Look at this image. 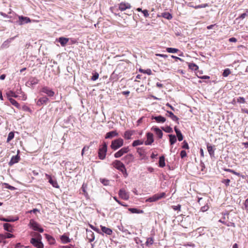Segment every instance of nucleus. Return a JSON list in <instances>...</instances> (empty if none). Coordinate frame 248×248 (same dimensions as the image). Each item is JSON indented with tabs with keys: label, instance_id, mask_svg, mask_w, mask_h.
Returning <instances> with one entry per match:
<instances>
[{
	"label": "nucleus",
	"instance_id": "f257e3e1",
	"mask_svg": "<svg viewBox=\"0 0 248 248\" xmlns=\"http://www.w3.org/2000/svg\"><path fill=\"white\" fill-rule=\"evenodd\" d=\"M112 165H113V167L122 172L125 178L127 177L128 173H127L124 164L121 161L116 160L112 162Z\"/></svg>",
	"mask_w": 248,
	"mask_h": 248
},
{
	"label": "nucleus",
	"instance_id": "f03ea898",
	"mask_svg": "<svg viewBox=\"0 0 248 248\" xmlns=\"http://www.w3.org/2000/svg\"><path fill=\"white\" fill-rule=\"evenodd\" d=\"M107 149V144L105 142H104L102 145L100 146L98 149V156L100 159L103 160L106 158Z\"/></svg>",
	"mask_w": 248,
	"mask_h": 248
},
{
	"label": "nucleus",
	"instance_id": "7ed1b4c3",
	"mask_svg": "<svg viewBox=\"0 0 248 248\" xmlns=\"http://www.w3.org/2000/svg\"><path fill=\"white\" fill-rule=\"evenodd\" d=\"M124 145V140L122 138H118L111 141V148L113 150H116Z\"/></svg>",
	"mask_w": 248,
	"mask_h": 248
},
{
	"label": "nucleus",
	"instance_id": "20e7f679",
	"mask_svg": "<svg viewBox=\"0 0 248 248\" xmlns=\"http://www.w3.org/2000/svg\"><path fill=\"white\" fill-rule=\"evenodd\" d=\"M165 196L166 193L165 192L157 193L146 199V202H155L161 199L162 198H165Z\"/></svg>",
	"mask_w": 248,
	"mask_h": 248
},
{
	"label": "nucleus",
	"instance_id": "39448f33",
	"mask_svg": "<svg viewBox=\"0 0 248 248\" xmlns=\"http://www.w3.org/2000/svg\"><path fill=\"white\" fill-rule=\"evenodd\" d=\"M29 225L34 231H38L40 232H44V229L33 219L30 220Z\"/></svg>",
	"mask_w": 248,
	"mask_h": 248
},
{
	"label": "nucleus",
	"instance_id": "423d86ee",
	"mask_svg": "<svg viewBox=\"0 0 248 248\" xmlns=\"http://www.w3.org/2000/svg\"><path fill=\"white\" fill-rule=\"evenodd\" d=\"M30 243L37 248H44V244L41 241V239L32 238Z\"/></svg>",
	"mask_w": 248,
	"mask_h": 248
},
{
	"label": "nucleus",
	"instance_id": "0eeeda50",
	"mask_svg": "<svg viewBox=\"0 0 248 248\" xmlns=\"http://www.w3.org/2000/svg\"><path fill=\"white\" fill-rule=\"evenodd\" d=\"M129 151V148L128 146L124 147L114 154L115 158H119L123 156L124 154L127 153Z\"/></svg>",
	"mask_w": 248,
	"mask_h": 248
},
{
	"label": "nucleus",
	"instance_id": "6e6552de",
	"mask_svg": "<svg viewBox=\"0 0 248 248\" xmlns=\"http://www.w3.org/2000/svg\"><path fill=\"white\" fill-rule=\"evenodd\" d=\"M118 194L119 197L123 200H128L129 198V193L124 189H120Z\"/></svg>",
	"mask_w": 248,
	"mask_h": 248
},
{
	"label": "nucleus",
	"instance_id": "1a4fd4ad",
	"mask_svg": "<svg viewBox=\"0 0 248 248\" xmlns=\"http://www.w3.org/2000/svg\"><path fill=\"white\" fill-rule=\"evenodd\" d=\"M131 8L130 3L126 2H121L118 4V8L121 11H124L126 9H129Z\"/></svg>",
	"mask_w": 248,
	"mask_h": 248
},
{
	"label": "nucleus",
	"instance_id": "9d476101",
	"mask_svg": "<svg viewBox=\"0 0 248 248\" xmlns=\"http://www.w3.org/2000/svg\"><path fill=\"white\" fill-rule=\"evenodd\" d=\"M146 136L147 138V140L144 142L145 145H151L154 141L153 134L152 133L148 132L146 133Z\"/></svg>",
	"mask_w": 248,
	"mask_h": 248
},
{
	"label": "nucleus",
	"instance_id": "9b49d317",
	"mask_svg": "<svg viewBox=\"0 0 248 248\" xmlns=\"http://www.w3.org/2000/svg\"><path fill=\"white\" fill-rule=\"evenodd\" d=\"M134 155L131 154H129L125 155L122 159L126 164L132 162L134 161Z\"/></svg>",
	"mask_w": 248,
	"mask_h": 248
},
{
	"label": "nucleus",
	"instance_id": "f8f14e48",
	"mask_svg": "<svg viewBox=\"0 0 248 248\" xmlns=\"http://www.w3.org/2000/svg\"><path fill=\"white\" fill-rule=\"evenodd\" d=\"M41 92L46 94L49 97L53 96L55 94L51 89L46 86L43 87L41 89Z\"/></svg>",
	"mask_w": 248,
	"mask_h": 248
},
{
	"label": "nucleus",
	"instance_id": "ddd939ff",
	"mask_svg": "<svg viewBox=\"0 0 248 248\" xmlns=\"http://www.w3.org/2000/svg\"><path fill=\"white\" fill-rule=\"evenodd\" d=\"M151 130L155 132V135L157 136V137L159 139L162 138L163 133L162 131L158 127L153 126L151 128Z\"/></svg>",
	"mask_w": 248,
	"mask_h": 248
},
{
	"label": "nucleus",
	"instance_id": "4468645a",
	"mask_svg": "<svg viewBox=\"0 0 248 248\" xmlns=\"http://www.w3.org/2000/svg\"><path fill=\"white\" fill-rule=\"evenodd\" d=\"M152 119L155 120L158 123H164L166 120V118L161 115L152 116Z\"/></svg>",
	"mask_w": 248,
	"mask_h": 248
},
{
	"label": "nucleus",
	"instance_id": "2eb2a0df",
	"mask_svg": "<svg viewBox=\"0 0 248 248\" xmlns=\"http://www.w3.org/2000/svg\"><path fill=\"white\" fill-rule=\"evenodd\" d=\"M166 115L170 117L172 121L176 122L177 124H179V118L175 116L171 111H167Z\"/></svg>",
	"mask_w": 248,
	"mask_h": 248
},
{
	"label": "nucleus",
	"instance_id": "dca6fc26",
	"mask_svg": "<svg viewBox=\"0 0 248 248\" xmlns=\"http://www.w3.org/2000/svg\"><path fill=\"white\" fill-rule=\"evenodd\" d=\"M87 232V237L89 240V242H92L94 241L95 236L94 233L91 230H86Z\"/></svg>",
	"mask_w": 248,
	"mask_h": 248
},
{
	"label": "nucleus",
	"instance_id": "f3484780",
	"mask_svg": "<svg viewBox=\"0 0 248 248\" xmlns=\"http://www.w3.org/2000/svg\"><path fill=\"white\" fill-rule=\"evenodd\" d=\"M100 227L101 229V231L102 232V233L103 234V233H105L106 234L109 235L112 234V231L111 229L106 227L102 226V225L100 226Z\"/></svg>",
	"mask_w": 248,
	"mask_h": 248
},
{
	"label": "nucleus",
	"instance_id": "a211bd4d",
	"mask_svg": "<svg viewBox=\"0 0 248 248\" xmlns=\"http://www.w3.org/2000/svg\"><path fill=\"white\" fill-rule=\"evenodd\" d=\"M19 18V24L20 25H22L25 23H28L31 22V19L28 17H25L23 16H19L18 17Z\"/></svg>",
	"mask_w": 248,
	"mask_h": 248
},
{
	"label": "nucleus",
	"instance_id": "6ab92c4d",
	"mask_svg": "<svg viewBox=\"0 0 248 248\" xmlns=\"http://www.w3.org/2000/svg\"><path fill=\"white\" fill-rule=\"evenodd\" d=\"M118 133L117 132L115 131H112L109 132H108L106 136H105V139H112V138L114 137L118 136Z\"/></svg>",
	"mask_w": 248,
	"mask_h": 248
},
{
	"label": "nucleus",
	"instance_id": "aec40b11",
	"mask_svg": "<svg viewBox=\"0 0 248 248\" xmlns=\"http://www.w3.org/2000/svg\"><path fill=\"white\" fill-rule=\"evenodd\" d=\"M20 159V156L17 155L15 156H13L9 163L10 166H12L13 164L17 163Z\"/></svg>",
	"mask_w": 248,
	"mask_h": 248
},
{
	"label": "nucleus",
	"instance_id": "412c9836",
	"mask_svg": "<svg viewBox=\"0 0 248 248\" xmlns=\"http://www.w3.org/2000/svg\"><path fill=\"white\" fill-rule=\"evenodd\" d=\"M45 238L50 245H54L55 243V239L53 236L48 234H45Z\"/></svg>",
	"mask_w": 248,
	"mask_h": 248
},
{
	"label": "nucleus",
	"instance_id": "4be33fe9",
	"mask_svg": "<svg viewBox=\"0 0 248 248\" xmlns=\"http://www.w3.org/2000/svg\"><path fill=\"white\" fill-rule=\"evenodd\" d=\"M48 101V98L46 96L40 98L37 102V105L41 106L44 104H46Z\"/></svg>",
	"mask_w": 248,
	"mask_h": 248
},
{
	"label": "nucleus",
	"instance_id": "5701e85b",
	"mask_svg": "<svg viewBox=\"0 0 248 248\" xmlns=\"http://www.w3.org/2000/svg\"><path fill=\"white\" fill-rule=\"evenodd\" d=\"M174 130L176 132L178 140L180 141L183 140V135L182 134L181 131L178 129L177 126L174 127Z\"/></svg>",
	"mask_w": 248,
	"mask_h": 248
},
{
	"label": "nucleus",
	"instance_id": "b1692460",
	"mask_svg": "<svg viewBox=\"0 0 248 248\" xmlns=\"http://www.w3.org/2000/svg\"><path fill=\"white\" fill-rule=\"evenodd\" d=\"M61 240L63 244H67L70 242V239L65 234L61 236Z\"/></svg>",
	"mask_w": 248,
	"mask_h": 248
},
{
	"label": "nucleus",
	"instance_id": "393cba45",
	"mask_svg": "<svg viewBox=\"0 0 248 248\" xmlns=\"http://www.w3.org/2000/svg\"><path fill=\"white\" fill-rule=\"evenodd\" d=\"M69 41V38H64L63 37H60L59 39V42L62 46H65Z\"/></svg>",
	"mask_w": 248,
	"mask_h": 248
},
{
	"label": "nucleus",
	"instance_id": "a878e982",
	"mask_svg": "<svg viewBox=\"0 0 248 248\" xmlns=\"http://www.w3.org/2000/svg\"><path fill=\"white\" fill-rule=\"evenodd\" d=\"M154 238L153 237H148L146 239V241L145 242V245L147 247H150L152 246L154 243Z\"/></svg>",
	"mask_w": 248,
	"mask_h": 248
},
{
	"label": "nucleus",
	"instance_id": "bb28decb",
	"mask_svg": "<svg viewBox=\"0 0 248 248\" xmlns=\"http://www.w3.org/2000/svg\"><path fill=\"white\" fill-rule=\"evenodd\" d=\"M3 228L4 229L8 232H13V228L10 224L6 223L3 224Z\"/></svg>",
	"mask_w": 248,
	"mask_h": 248
},
{
	"label": "nucleus",
	"instance_id": "cd10ccee",
	"mask_svg": "<svg viewBox=\"0 0 248 248\" xmlns=\"http://www.w3.org/2000/svg\"><path fill=\"white\" fill-rule=\"evenodd\" d=\"M237 102L240 104H244L246 103L245 99L243 97H238L233 98V103Z\"/></svg>",
	"mask_w": 248,
	"mask_h": 248
},
{
	"label": "nucleus",
	"instance_id": "c85d7f7f",
	"mask_svg": "<svg viewBox=\"0 0 248 248\" xmlns=\"http://www.w3.org/2000/svg\"><path fill=\"white\" fill-rule=\"evenodd\" d=\"M134 132L133 131L127 130L124 133V138L125 139L129 140L131 139L132 135L133 134Z\"/></svg>",
	"mask_w": 248,
	"mask_h": 248
},
{
	"label": "nucleus",
	"instance_id": "c756f323",
	"mask_svg": "<svg viewBox=\"0 0 248 248\" xmlns=\"http://www.w3.org/2000/svg\"><path fill=\"white\" fill-rule=\"evenodd\" d=\"M128 210L132 213H136V214H142L143 213V211L141 210H139L137 208H130L128 209Z\"/></svg>",
	"mask_w": 248,
	"mask_h": 248
},
{
	"label": "nucleus",
	"instance_id": "7c9ffc66",
	"mask_svg": "<svg viewBox=\"0 0 248 248\" xmlns=\"http://www.w3.org/2000/svg\"><path fill=\"white\" fill-rule=\"evenodd\" d=\"M159 166L161 168H163L165 166V157L164 156H161L159 157Z\"/></svg>",
	"mask_w": 248,
	"mask_h": 248
},
{
	"label": "nucleus",
	"instance_id": "2f4dec72",
	"mask_svg": "<svg viewBox=\"0 0 248 248\" xmlns=\"http://www.w3.org/2000/svg\"><path fill=\"white\" fill-rule=\"evenodd\" d=\"M207 149L208 150V152L209 154H210V156H213L214 155V150L213 149V146L210 145L209 143H208L207 145Z\"/></svg>",
	"mask_w": 248,
	"mask_h": 248
},
{
	"label": "nucleus",
	"instance_id": "473e14b6",
	"mask_svg": "<svg viewBox=\"0 0 248 248\" xmlns=\"http://www.w3.org/2000/svg\"><path fill=\"white\" fill-rule=\"evenodd\" d=\"M9 100L10 102V103L16 108H20L19 104L14 99H13L12 98H9Z\"/></svg>",
	"mask_w": 248,
	"mask_h": 248
},
{
	"label": "nucleus",
	"instance_id": "72a5a7b5",
	"mask_svg": "<svg viewBox=\"0 0 248 248\" xmlns=\"http://www.w3.org/2000/svg\"><path fill=\"white\" fill-rule=\"evenodd\" d=\"M170 138V142L171 145L174 144L177 140L176 136L173 135H169Z\"/></svg>",
	"mask_w": 248,
	"mask_h": 248
},
{
	"label": "nucleus",
	"instance_id": "f704fd0d",
	"mask_svg": "<svg viewBox=\"0 0 248 248\" xmlns=\"http://www.w3.org/2000/svg\"><path fill=\"white\" fill-rule=\"evenodd\" d=\"M188 67L190 69L194 71H197L199 69L198 66L194 63H189Z\"/></svg>",
	"mask_w": 248,
	"mask_h": 248
},
{
	"label": "nucleus",
	"instance_id": "c9c22d12",
	"mask_svg": "<svg viewBox=\"0 0 248 248\" xmlns=\"http://www.w3.org/2000/svg\"><path fill=\"white\" fill-rule=\"evenodd\" d=\"M143 142H144V141L142 140H135L133 142L132 145L133 147H136L137 146L143 144Z\"/></svg>",
	"mask_w": 248,
	"mask_h": 248
},
{
	"label": "nucleus",
	"instance_id": "e433bc0d",
	"mask_svg": "<svg viewBox=\"0 0 248 248\" xmlns=\"http://www.w3.org/2000/svg\"><path fill=\"white\" fill-rule=\"evenodd\" d=\"M48 182L54 187L59 188V186L56 180L51 179Z\"/></svg>",
	"mask_w": 248,
	"mask_h": 248
},
{
	"label": "nucleus",
	"instance_id": "4c0bfd02",
	"mask_svg": "<svg viewBox=\"0 0 248 248\" xmlns=\"http://www.w3.org/2000/svg\"><path fill=\"white\" fill-rule=\"evenodd\" d=\"M166 51L168 53H175L179 51V50L175 48L167 47Z\"/></svg>",
	"mask_w": 248,
	"mask_h": 248
},
{
	"label": "nucleus",
	"instance_id": "58836bf2",
	"mask_svg": "<svg viewBox=\"0 0 248 248\" xmlns=\"http://www.w3.org/2000/svg\"><path fill=\"white\" fill-rule=\"evenodd\" d=\"M139 71L144 74H147L148 75H151L152 74V71L150 69H147L146 70L140 69Z\"/></svg>",
	"mask_w": 248,
	"mask_h": 248
},
{
	"label": "nucleus",
	"instance_id": "ea45409f",
	"mask_svg": "<svg viewBox=\"0 0 248 248\" xmlns=\"http://www.w3.org/2000/svg\"><path fill=\"white\" fill-rule=\"evenodd\" d=\"M0 219L2 221L5 222H14L15 221L17 220L18 219V217H16L15 218H0Z\"/></svg>",
	"mask_w": 248,
	"mask_h": 248
},
{
	"label": "nucleus",
	"instance_id": "a19ab883",
	"mask_svg": "<svg viewBox=\"0 0 248 248\" xmlns=\"http://www.w3.org/2000/svg\"><path fill=\"white\" fill-rule=\"evenodd\" d=\"M137 152L139 154L140 156L144 157V152L142 148H138L137 149Z\"/></svg>",
	"mask_w": 248,
	"mask_h": 248
},
{
	"label": "nucleus",
	"instance_id": "79ce46f5",
	"mask_svg": "<svg viewBox=\"0 0 248 248\" xmlns=\"http://www.w3.org/2000/svg\"><path fill=\"white\" fill-rule=\"evenodd\" d=\"M162 16L166 19H170L172 18V16L170 14L169 12H165L162 13Z\"/></svg>",
	"mask_w": 248,
	"mask_h": 248
},
{
	"label": "nucleus",
	"instance_id": "37998d69",
	"mask_svg": "<svg viewBox=\"0 0 248 248\" xmlns=\"http://www.w3.org/2000/svg\"><path fill=\"white\" fill-rule=\"evenodd\" d=\"M89 226L90 227L93 229V231H94L95 232H97L99 234H103V233H102L101 232H100V231L99 230V229L98 228H97L96 227L93 226V225L92 224H89Z\"/></svg>",
	"mask_w": 248,
	"mask_h": 248
},
{
	"label": "nucleus",
	"instance_id": "c03bdc74",
	"mask_svg": "<svg viewBox=\"0 0 248 248\" xmlns=\"http://www.w3.org/2000/svg\"><path fill=\"white\" fill-rule=\"evenodd\" d=\"M7 96L9 97H17V95L16 94V93L12 91H9V92L6 93Z\"/></svg>",
	"mask_w": 248,
	"mask_h": 248
},
{
	"label": "nucleus",
	"instance_id": "a18cd8bd",
	"mask_svg": "<svg viewBox=\"0 0 248 248\" xmlns=\"http://www.w3.org/2000/svg\"><path fill=\"white\" fill-rule=\"evenodd\" d=\"M14 137V133L13 132H10L8 136V138L7 139V141L9 142L11 141Z\"/></svg>",
	"mask_w": 248,
	"mask_h": 248
},
{
	"label": "nucleus",
	"instance_id": "49530a36",
	"mask_svg": "<svg viewBox=\"0 0 248 248\" xmlns=\"http://www.w3.org/2000/svg\"><path fill=\"white\" fill-rule=\"evenodd\" d=\"M231 73V71L229 69L224 70L223 73V76L225 77H227Z\"/></svg>",
	"mask_w": 248,
	"mask_h": 248
},
{
	"label": "nucleus",
	"instance_id": "de8ad7c7",
	"mask_svg": "<svg viewBox=\"0 0 248 248\" xmlns=\"http://www.w3.org/2000/svg\"><path fill=\"white\" fill-rule=\"evenodd\" d=\"M163 130L167 133H171L173 131L172 128L170 126H167L165 129H163Z\"/></svg>",
	"mask_w": 248,
	"mask_h": 248
},
{
	"label": "nucleus",
	"instance_id": "09e8293b",
	"mask_svg": "<svg viewBox=\"0 0 248 248\" xmlns=\"http://www.w3.org/2000/svg\"><path fill=\"white\" fill-rule=\"evenodd\" d=\"M181 207V205L180 204H178L177 206L173 205L171 206V208L175 211H176V210L180 211Z\"/></svg>",
	"mask_w": 248,
	"mask_h": 248
},
{
	"label": "nucleus",
	"instance_id": "8fccbe9b",
	"mask_svg": "<svg viewBox=\"0 0 248 248\" xmlns=\"http://www.w3.org/2000/svg\"><path fill=\"white\" fill-rule=\"evenodd\" d=\"M99 78V74L97 73H95L92 77V80L93 81L96 80Z\"/></svg>",
	"mask_w": 248,
	"mask_h": 248
},
{
	"label": "nucleus",
	"instance_id": "3c124183",
	"mask_svg": "<svg viewBox=\"0 0 248 248\" xmlns=\"http://www.w3.org/2000/svg\"><path fill=\"white\" fill-rule=\"evenodd\" d=\"M31 235L36 237L35 238L42 239V236L38 233L33 232L31 233Z\"/></svg>",
	"mask_w": 248,
	"mask_h": 248
},
{
	"label": "nucleus",
	"instance_id": "603ef678",
	"mask_svg": "<svg viewBox=\"0 0 248 248\" xmlns=\"http://www.w3.org/2000/svg\"><path fill=\"white\" fill-rule=\"evenodd\" d=\"M186 155H187L186 153L185 150H182L181 151L180 156L182 158H183L185 157L186 156Z\"/></svg>",
	"mask_w": 248,
	"mask_h": 248
},
{
	"label": "nucleus",
	"instance_id": "864d4df0",
	"mask_svg": "<svg viewBox=\"0 0 248 248\" xmlns=\"http://www.w3.org/2000/svg\"><path fill=\"white\" fill-rule=\"evenodd\" d=\"M4 236H5V239L6 238H13L15 237V236L11 234V233H6L5 235H4Z\"/></svg>",
	"mask_w": 248,
	"mask_h": 248
},
{
	"label": "nucleus",
	"instance_id": "5fc2aeb1",
	"mask_svg": "<svg viewBox=\"0 0 248 248\" xmlns=\"http://www.w3.org/2000/svg\"><path fill=\"white\" fill-rule=\"evenodd\" d=\"M183 145L182 146L183 148H184V149H189V146H188V144L187 143V142L186 141H184L183 142Z\"/></svg>",
	"mask_w": 248,
	"mask_h": 248
},
{
	"label": "nucleus",
	"instance_id": "6e6d98bb",
	"mask_svg": "<svg viewBox=\"0 0 248 248\" xmlns=\"http://www.w3.org/2000/svg\"><path fill=\"white\" fill-rule=\"evenodd\" d=\"M142 13L145 17H147L149 16L148 11L147 10H143V11H142Z\"/></svg>",
	"mask_w": 248,
	"mask_h": 248
},
{
	"label": "nucleus",
	"instance_id": "4d7b16f0",
	"mask_svg": "<svg viewBox=\"0 0 248 248\" xmlns=\"http://www.w3.org/2000/svg\"><path fill=\"white\" fill-rule=\"evenodd\" d=\"M5 240V236L4 234H0V243L3 242L4 243H5L4 241Z\"/></svg>",
	"mask_w": 248,
	"mask_h": 248
},
{
	"label": "nucleus",
	"instance_id": "13d9d810",
	"mask_svg": "<svg viewBox=\"0 0 248 248\" xmlns=\"http://www.w3.org/2000/svg\"><path fill=\"white\" fill-rule=\"evenodd\" d=\"M171 57L173 59H174L175 61H177L178 60L181 61V62H183V60L181 58H179L177 56H174V55H171Z\"/></svg>",
	"mask_w": 248,
	"mask_h": 248
},
{
	"label": "nucleus",
	"instance_id": "bf43d9fd",
	"mask_svg": "<svg viewBox=\"0 0 248 248\" xmlns=\"http://www.w3.org/2000/svg\"><path fill=\"white\" fill-rule=\"evenodd\" d=\"M209 208V207L208 205H205V206H203L202 207H201V211H202V212H205L206 211H207Z\"/></svg>",
	"mask_w": 248,
	"mask_h": 248
},
{
	"label": "nucleus",
	"instance_id": "052dcab7",
	"mask_svg": "<svg viewBox=\"0 0 248 248\" xmlns=\"http://www.w3.org/2000/svg\"><path fill=\"white\" fill-rule=\"evenodd\" d=\"M6 185L7 186L6 188H8L9 189H10L11 190H14L16 189V188L15 187L10 186L7 184H6Z\"/></svg>",
	"mask_w": 248,
	"mask_h": 248
},
{
	"label": "nucleus",
	"instance_id": "680f3d73",
	"mask_svg": "<svg viewBox=\"0 0 248 248\" xmlns=\"http://www.w3.org/2000/svg\"><path fill=\"white\" fill-rule=\"evenodd\" d=\"M244 205L245 209L248 211V198L245 201Z\"/></svg>",
	"mask_w": 248,
	"mask_h": 248
},
{
	"label": "nucleus",
	"instance_id": "e2e57ef3",
	"mask_svg": "<svg viewBox=\"0 0 248 248\" xmlns=\"http://www.w3.org/2000/svg\"><path fill=\"white\" fill-rule=\"evenodd\" d=\"M222 182L224 183L226 186H228L229 185V184L230 182V180L228 179H224V180L222 181Z\"/></svg>",
	"mask_w": 248,
	"mask_h": 248
},
{
	"label": "nucleus",
	"instance_id": "0e129e2a",
	"mask_svg": "<svg viewBox=\"0 0 248 248\" xmlns=\"http://www.w3.org/2000/svg\"><path fill=\"white\" fill-rule=\"evenodd\" d=\"M81 189H82V191H83V193H84V194L85 196H86V195L88 194V193H87V191H86V189H85V186H84V185H82V187H81Z\"/></svg>",
	"mask_w": 248,
	"mask_h": 248
},
{
	"label": "nucleus",
	"instance_id": "69168bd1",
	"mask_svg": "<svg viewBox=\"0 0 248 248\" xmlns=\"http://www.w3.org/2000/svg\"><path fill=\"white\" fill-rule=\"evenodd\" d=\"M88 149H89V147H86V146L84 147L82 150L81 155H83L84 152H85V151H86V150H88Z\"/></svg>",
	"mask_w": 248,
	"mask_h": 248
},
{
	"label": "nucleus",
	"instance_id": "338daca9",
	"mask_svg": "<svg viewBox=\"0 0 248 248\" xmlns=\"http://www.w3.org/2000/svg\"><path fill=\"white\" fill-rule=\"evenodd\" d=\"M102 183L104 184V185H107L108 184V181L107 180L103 179L102 181Z\"/></svg>",
	"mask_w": 248,
	"mask_h": 248
},
{
	"label": "nucleus",
	"instance_id": "774afa93",
	"mask_svg": "<svg viewBox=\"0 0 248 248\" xmlns=\"http://www.w3.org/2000/svg\"><path fill=\"white\" fill-rule=\"evenodd\" d=\"M247 15L246 13H243L242 14H241L238 18H242V19H244V18H245V17Z\"/></svg>",
	"mask_w": 248,
	"mask_h": 248
}]
</instances>
